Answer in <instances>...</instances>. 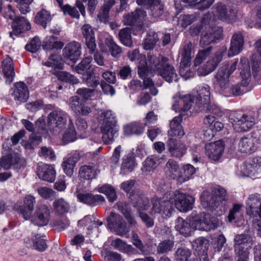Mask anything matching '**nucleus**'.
<instances>
[{"label": "nucleus", "instance_id": "nucleus-19", "mask_svg": "<svg viewBox=\"0 0 261 261\" xmlns=\"http://www.w3.org/2000/svg\"><path fill=\"white\" fill-rule=\"evenodd\" d=\"M63 56L66 62L70 61L75 63L81 55V44L75 41L67 44L63 49Z\"/></svg>", "mask_w": 261, "mask_h": 261}, {"label": "nucleus", "instance_id": "nucleus-42", "mask_svg": "<svg viewBox=\"0 0 261 261\" xmlns=\"http://www.w3.org/2000/svg\"><path fill=\"white\" fill-rule=\"evenodd\" d=\"M82 78L88 87L94 88L100 84L93 70H88L83 73Z\"/></svg>", "mask_w": 261, "mask_h": 261}, {"label": "nucleus", "instance_id": "nucleus-26", "mask_svg": "<svg viewBox=\"0 0 261 261\" xmlns=\"http://www.w3.org/2000/svg\"><path fill=\"white\" fill-rule=\"evenodd\" d=\"M116 123L112 122L102 123L100 127L101 132L102 134V140L105 144H110L112 142L118 131Z\"/></svg>", "mask_w": 261, "mask_h": 261}, {"label": "nucleus", "instance_id": "nucleus-29", "mask_svg": "<svg viewBox=\"0 0 261 261\" xmlns=\"http://www.w3.org/2000/svg\"><path fill=\"white\" fill-rule=\"evenodd\" d=\"M200 198L202 206L208 211L213 212L219 205V200L212 192L203 191Z\"/></svg>", "mask_w": 261, "mask_h": 261}, {"label": "nucleus", "instance_id": "nucleus-21", "mask_svg": "<svg viewBox=\"0 0 261 261\" xmlns=\"http://www.w3.org/2000/svg\"><path fill=\"white\" fill-rule=\"evenodd\" d=\"M223 58L221 51L216 52L215 56L199 67L197 71L199 76H205L213 72L218 66Z\"/></svg>", "mask_w": 261, "mask_h": 261}, {"label": "nucleus", "instance_id": "nucleus-25", "mask_svg": "<svg viewBox=\"0 0 261 261\" xmlns=\"http://www.w3.org/2000/svg\"><path fill=\"white\" fill-rule=\"evenodd\" d=\"M139 5L146 6L150 9V15L154 18L160 17L164 12V6L161 0H137Z\"/></svg>", "mask_w": 261, "mask_h": 261}, {"label": "nucleus", "instance_id": "nucleus-24", "mask_svg": "<svg viewBox=\"0 0 261 261\" xmlns=\"http://www.w3.org/2000/svg\"><path fill=\"white\" fill-rule=\"evenodd\" d=\"M244 43V35L241 32H237L232 35L230 47L228 51V57H232L239 54L243 49Z\"/></svg>", "mask_w": 261, "mask_h": 261}, {"label": "nucleus", "instance_id": "nucleus-49", "mask_svg": "<svg viewBox=\"0 0 261 261\" xmlns=\"http://www.w3.org/2000/svg\"><path fill=\"white\" fill-rule=\"evenodd\" d=\"M156 155L148 156L143 163L141 170L143 172H150L153 171L158 166V163H155Z\"/></svg>", "mask_w": 261, "mask_h": 261}, {"label": "nucleus", "instance_id": "nucleus-57", "mask_svg": "<svg viewBox=\"0 0 261 261\" xmlns=\"http://www.w3.org/2000/svg\"><path fill=\"white\" fill-rule=\"evenodd\" d=\"M210 15L205 14L201 20V24L195 27H191L190 28V33L192 36H197L203 30L204 26H206L209 23Z\"/></svg>", "mask_w": 261, "mask_h": 261}, {"label": "nucleus", "instance_id": "nucleus-5", "mask_svg": "<svg viewBox=\"0 0 261 261\" xmlns=\"http://www.w3.org/2000/svg\"><path fill=\"white\" fill-rule=\"evenodd\" d=\"M192 231L199 230L210 231L216 229L219 225L218 220L214 217L210 218L208 214H200L192 216L189 219Z\"/></svg>", "mask_w": 261, "mask_h": 261}, {"label": "nucleus", "instance_id": "nucleus-6", "mask_svg": "<svg viewBox=\"0 0 261 261\" xmlns=\"http://www.w3.org/2000/svg\"><path fill=\"white\" fill-rule=\"evenodd\" d=\"M107 222L108 228L119 236H126L130 231L123 217L117 213L111 212Z\"/></svg>", "mask_w": 261, "mask_h": 261}, {"label": "nucleus", "instance_id": "nucleus-45", "mask_svg": "<svg viewBox=\"0 0 261 261\" xmlns=\"http://www.w3.org/2000/svg\"><path fill=\"white\" fill-rule=\"evenodd\" d=\"M98 191L99 193L105 194L109 201L113 202L116 200L117 195L114 188L109 184H105L101 187L98 188Z\"/></svg>", "mask_w": 261, "mask_h": 261}, {"label": "nucleus", "instance_id": "nucleus-50", "mask_svg": "<svg viewBox=\"0 0 261 261\" xmlns=\"http://www.w3.org/2000/svg\"><path fill=\"white\" fill-rule=\"evenodd\" d=\"M53 205L56 213L59 215H62L68 212L70 208L69 204L63 198L55 200Z\"/></svg>", "mask_w": 261, "mask_h": 261}, {"label": "nucleus", "instance_id": "nucleus-33", "mask_svg": "<svg viewBox=\"0 0 261 261\" xmlns=\"http://www.w3.org/2000/svg\"><path fill=\"white\" fill-rule=\"evenodd\" d=\"M12 94L15 100L25 102L29 97V91L24 83L18 82L15 84L14 91Z\"/></svg>", "mask_w": 261, "mask_h": 261}, {"label": "nucleus", "instance_id": "nucleus-16", "mask_svg": "<svg viewBox=\"0 0 261 261\" xmlns=\"http://www.w3.org/2000/svg\"><path fill=\"white\" fill-rule=\"evenodd\" d=\"M253 244L250 236L247 234H236L234 238V248L236 254L249 253Z\"/></svg>", "mask_w": 261, "mask_h": 261}, {"label": "nucleus", "instance_id": "nucleus-22", "mask_svg": "<svg viewBox=\"0 0 261 261\" xmlns=\"http://www.w3.org/2000/svg\"><path fill=\"white\" fill-rule=\"evenodd\" d=\"M224 147V143L222 140L207 143L205 146V153L212 160L218 161L222 156Z\"/></svg>", "mask_w": 261, "mask_h": 261}, {"label": "nucleus", "instance_id": "nucleus-35", "mask_svg": "<svg viewBox=\"0 0 261 261\" xmlns=\"http://www.w3.org/2000/svg\"><path fill=\"white\" fill-rule=\"evenodd\" d=\"M3 71L6 77V82L10 84L15 76L13 61L9 57L7 56L2 63Z\"/></svg>", "mask_w": 261, "mask_h": 261}, {"label": "nucleus", "instance_id": "nucleus-41", "mask_svg": "<svg viewBox=\"0 0 261 261\" xmlns=\"http://www.w3.org/2000/svg\"><path fill=\"white\" fill-rule=\"evenodd\" d=\"M79 177L85 180H91L96 177V172L93 167L89 165L82 166L79 170Z\"/></svg>", "mask_w": 261, "mask_h": 261}, {"label": "nucleus", "instance_id": "nucleus-59", "mask_svg": "<svg viewBox=\"0 0 261 261\" xmlns=\"http://www.w3.org/2000/svg\"><path fill=\"white\" fill-rule=\"evenodd\" d=\"M57 77L61 81L72 84H76L79 83V80L75 76L66 71H60L57 74Z\"/></svg>", "mask_w": 261, "mask_h": 261}, {"label": "nucleus", "instance_id": "nucleus-40", "mask_svg": "<svg viewBox=\"0 0 261 261\" xmlns=\"http://www.w3.org/2000/svg\"><path fill=\"white\" fill-rule=\"evenodd\" d=\"M51 18L50 12L43 9L36 14L35 17V21L36 23L45 28L47 23L51 20Z\"/></svg>", "mask_w": 261, "mask_h": 261}, {"label": "nucleus", "instance_id": "nucleus-10", "mask_svg": "<svg viewBox=\"0 0 261 261\" xmlns=\"http://www.w3.org/2000/svg\"><path fill=\"white\" fill-rule=\"evenodd\" d=\"M212 13L215 17L223 21L229 22L236 18L237 10L228 8L224 4L218 3L213 7Z\"/></svg>", "mask_w": 261, "mask_h": 261}, {"label": "nucleus", "instance_id": "nucleus-63", "mask_svg": "<svg viewBox=\"0 0 261 261\" xmlns=\"http://www.w3.org/2000/svg\"><path fill=\"white\" fill-rule=\"evenodd\" d=\"M196 17L195 15L193 14L180 16L178 18V24L182 28H185L194 22L196 20Z\"/></svg>", "mask_w": 261, "mask_h": 261}, {"label": "nucleus", "instance_id": "nucleus-14", "mask_svg": "<svg viewBox=\"0 0 261 261\" xmlns=\"http://www.w3.org/2000/svg\"><path fill=\"white\" fill-rule=\"evenodd\" d=\"M133 207L136 208L138 213H143L144 211H147L150 207V204L148 198L140 190L132 191L129 196Z\"/></svg>", "mask_w": 261, "mask_h": 261}, {"label": "nucleus", "instance_id": "nucleus-1", "mask_svg": "<svg viewBox=\"0 0 261 261\" xmlns=\"http://www.w3.org/2000/svg\"><path fill=\"white\" fill-rule=\"evenodd\" d=\"M181 120L180 114L178 116L175 117L170 122V129L168 133V139L166 142L168 150L171 156L176 158L182 156L187 149L186 145L183 142L175 138H180L185 135L180 124Z\"/></svg>", "mask_w": 261, "mask_h": 261}, {"label": "nucleus", "instance_id": "nucleus-54", "mask_svg": "<svg viewBox=\"0 0 261 261\" xmlns=\"http://www.w3.org/2000/svg\"><path fill=\"white\" fill-rule=\"evenodd\" d=\"M59 6L63 11L64 14H68L72 17L79 19L80 14L75 8L71 7L69 5H63L62 0H57Z\"/></svg>", "mask_w": 261, "mask_h": 261}, {"label": "nucleus", "instance_id": "nucleus-43", "mask_svg": "<svg viewBox=\"0 0 261 261\" xmlns=\"http://www.w3.org/2000/svg\"><path fill=\"white\" fill-rule=\"evenodd\" d=\"M115 4V0H108L97 15V18L101 22L106 23L108 21L109 13L111 8Z\"/></svg>", "mask_w": 261, "mask_h": 261}, {"label": "nucleus", "instance_id": "nucleus-28", "mask_svg": "<svg viewBox=\"0 0 261 261\" xmlns=\"http://www.w3.org/2000/svg\"><path fill=\"white\" fill-rule=\"evenodd\" d=\"M82 35L86 40V44L91 54H93L96 48L94 32L92 27L86 24L81 28Z\"/></svg>", "mask_w": 261, "mask_h": 261}, {"label": "nucleus", "instance_id": "nucleus-44", "mask_svg": "<svg viewBox=\"0 0 261 261\" xmlns=\"http://www.w3.org/2000/svg\"><path fill=\"white\" fill-rule=\"evenodd\" d=\"M159 40V38L157 33L150 31L143 44V48L146 50L153 49Z\"/></svg>", "mask_w": 261, "mask_h": 261}, {"label": "nucleus", "instance_id": "nucleus-48", "mask_svg": "<svg viewBox=\"0 0 261 261\" xmlns=\"http://www.w3.org/2000/svg\"><path fill=\"white\" fill-rule=\"evenodd\" d=\"M76 162L77 160H75L74 156H71L62 163V166L64 172L67 176L71 177L72 175Z\"/></svg>", "mask_w": 261, "mask_h": 261}, {"label": "nucleus", "instance_id": "nucleus-31", "mask_svg": "<svg viewBox=\"0 0 261 261\" xmlns=\"http://www.w3.org/2000/svg\"><path fill=\"white\" fill-rule=\"evenodd\" d=\"M35 203V198L32 195H29L25 197L23 200V205L19 207L18 212L21 214L25 220L30 219Z\"/></svg>", "mask_w": 261, "mask_h": 261}, {"label": "nucleus", "instance_id": "nucleus-13", "mask_svg": "<svg viewBox=\"0 0 261 261\" xmlns=\"http://www.w3.org/2000/svg\"><path fill=\"white\" fill-rule=\"evenodd\" d=\"M67 122L66 114L60 109L50 112L48 116V125L50 131L54 132L55 128L59 130L65 127ZM55 131L57 132V129Z\"/></svg>", "mask_w": 261, "mask_h": 261}, {"label": "nucleus", "instance_id": "nucleus-23", "mask_svg": "<svg viewBox=\"0 0 261 261\" xmlns=\"http://www.w3.org/2000/svg\"><path fill=\"white\" fill-rule=\"evenodd\" d=\"M37 174L39 178L43 180L53 182L56 178V171L54 167L50 165L42 163L38 164Z\"/></svg>", "mask_w": 261, "mask_h": 261}, {"label": "nucleus", "instance_id": "nucleus-17", "mask_svg": "<svg viewBox=\"0 0 261 261\" xmlns=\"http://www.w3.org/2000/svg\"><path fill=\"white\" fill-rule=\"evenodd\" d=\"M193 48L194 45L191 42H186L180 52L181 58L180 63L179 73L181 76H184L186 78L188 76L187 72L189 71V69L186 71V73H185V70L190 65L191 53Z\"/></svg>", "mask_w": 261, "mask_h": 261}, {"label": "nucleus", "instance_id": "nucleus-27", "mask_svg": "<svg viewBox=\"0 0 261 261\" xmlns=\"http://www.w3.org/2000/svg\"><path fill=\"white\" fill-rule=\"evenodd\" d=\"M258 141V139L252 136L243 137L240 141L239 149L242 152L251 153L257 149Z\"/></svg>", "mask_w": 261, "mask_h": 261}, {"label": "nucleus", "instance_id": "nucleus-52", "mask_svg": "<svg viewBox=\"0 0 261 261\" xmlns=\"http://www.w3.org/2000/svg\"><path fill=\"white\" fill-rule=\"evenodd\" d=\"M111 245L115 249L125 253L129 252L133 249L131 245H127L124 241L119 238L113 240L111 242Z\"/></svg>", "mask_w": 261, "mask_h": 261}, {"label": "nucleus", "instance_id": "nucleus-11", "mask_svg": "<svg viewBox=\"0 0 261 261\" xmlns=\"http://www.w3.org/2000/svg\"><path fill=\"white\" fill-rule=\"evenodd\" d=\"M231 117L233 128L238 132H247L255 124V119L250 115L236 114Z\"/></svg>", "mask_w": 261, "mask_h": 261}, {"label": "nucleus", "instance_id": "nucleus-4", "mask_svg": "<svg viewBox=\"0 0 261 261\" xmlns=\"http://www.w3.org/2000/svg\"><path fill=\"white\" fill-rule=\"evenodd\" d=\"M210 87L207 85L202 87L199 90L198 101L196 105L201 111L210 112L216 116H221L222 112L215 105L210 103Z\"/></svg>", "mask_w": 261, "mask_h": 261}, {"label": "nucleus", "instance_id": "nucleus-56", "mask_svg": "<svg viewBox=\"0 0 261 261\" xmlns=\"http://www.w3.org/2000/svg\"><path fill=\"white\" fill-rule=\"evenodd\" d=\"M213 49L212 46H209L207 48L200 50L197 54L194 60V64L195 66L199 65L207 57L209 56Z\"/></svg>", "mask_w": 261, "mask_h": 261}, {"label": "nucleus", "instance_id": "nucleus-60", "mask_svg": "<svg viewBox=\"0 0 261 261\" xmlns=\"http://www.w3.org/2000/svg\"><path fill=\"white\" fill-rule=\"evenodd\" d=\"M92 60V58L91 57H87L84 59L77 66L76 68V71L79 73H82V72L86 70V71L88 70H93V69H91V65L90 63Z\"/></svg>", "mask_w": 261, "mask_h": 261}, {"label": "nucleus", "instance_id": "nucleus-39", "mask_svg": "<svg viewBox=\"0 0 261 261\" xmlns=\"http://www.w3.org/2000/svg\"><path fill=\"white\" fill-rule=\"evenodd\" d=\"M261 199L257 194L251 195L247 200L246 212L250 216L254 215V212H257V208L260 206Z\"/></svg>", "mask_w": 261, "mask_h": 261}, {"label": "nucleus", "instance_id": "nucleus-51", "mask_svg": "<svg viewBox=\"0 0 261 261\" xmlns=\"http://www.w3.org/2000/svg\"><path fill=\"white\" fill-rule=\"evenodd\" d=\"M105 44L109 48L111 55L115 57H118L122 53V49L111 38H107L105 41Z\"/></svg>", "mask_w": 261, "mask_h": 261}, {"label": "nucleus", "instance_id": "nucleus-34", "mask_svg": "<svg viewBox=\"0 0 261 261\" xmlns=\"http://www.w3.org/2000/svg\"><path fill=\"white\" fill-rule=\"evenodd\" d=\"M146 16V12L142 9H136V10L126 15L124 17L123 22L125 24L128 25H134L137 21H140Z\"/></svg>", "mask_w": 261, "mask_h": 261}, {"label": "nucleus", "instance_id": "nucleus-64", "mask_svg": "<svg viewBox=\"0 0 261 261\" xmlns=\"http://www.w3.org/2000/svg\"><path fill=\"white\" fill-rule=\"evenodd\" d=\"M37 191L39 195L43 198L53 199L55 197V192L47 187H40L37 189Z\"/></svg>", "mask_w": 261, "mask_h": 261}, {"label": "nucleus", "instance_id": "nucleus-55", "mask_svg": "<svg viewBox=\"0 0 261 261\" xmlns=\"http://www.w3.org/2000/svg\"><path fill=\"white\" fill-rule=\"evenodd\" d=\"M192 246L197 251H206L208 247V240L203 238H198L192 243Z\"/></svg>", "mask_w": 261, "mask_h": 261}, {"label": "nucleus", "instance_id": "nucleus-58", "mask_svg": "<svg viewBox=\"0 0 261 261\" xmlns=\"http://www.w3.org/2000/svg\"><path fill=\"white\" fill-rule=\"evenodd\" d=\"M83 104L82 100L77 96L71 97L69 100L70 109L75 113H79L81 111L82 106Z\"/></svg>", "mask_w": 261, "mask_h": 261}, {"label": "nucleus", "instance_id": "nucleus-47", "mask_svg": "<svg viewBox=\"0 0 261 261\" xmlns=\"http://www.w3.org/2000/svg\"><path fill=\"white\" fill-rule=\"evenodd\" d=\"M131 34V29L128 28L122 29L119 31V39L121 43L126 46L131 47L133 44Z\"/></svg>", "mask_w": 261, "mask_h": 261}, {"label": "nucleus", "instance_id": "nucleus-36", "mask_svg": "<svg viewBox=\"0 0 261 261\" xmlns=\"http://www.w3.org/2000/svg\"><path fill=\"white\" fill-rule=\"evenodd\" d=\"M77 197L81 202L89 205L95 204L99 202H103L105 200L104 197L100 195H93L90 193H79Z\"/></svg>", "mask_w": 261, "mask_h": 261}, {"label": "nucleus", "instance_id": "nucleus-7", "mask_svg": "<svg viewBox=\"0 0 261 261\" xmlns=\"http://www.w3.org/2000/svg\"><path fill=\"white\" fill-rule=\"evenodd\" d=\"M151 208L150 214L151 215H159L164 218L171 216L173 211L172 202L170 200H164L158 197L151 199Z\"/></svg>", "mask_w": 261, "mask_h": 261}, {"label": "nucleus", "instance_id": "nucleus-32", "mask_svg": "<svg viewBox=\"0 0 261 261\" xmlns=\"http://www.w3.org/2000/svg\"><path fill=\"white\" fill-rule=\"evenodd\" d=\"M12 26L13 31L9 33L11 37H13V34L17 36L31 29L30 23L24 17H18L14 19Z\"/></svg>", "mask_w": 261, "mask_h": 261}, {"label": "nucleus", "instance_id": "nucleus-61", "mask_svg": "<svg viewBox=\"0 0 261 261\" xmlns=\"http://www.w3.org/2000/svg\"><path fill=\"white\" fill-rule=\"evenodd\" d=\"M41 45V42L37 37H34L29 44L25 45L27 50L32 53H36L40 48Z\"/></svg>", "mask_w": 261, "mask_h": 261}, {"label": "nucleus", "instance_id": "nucleus-12", "mask_svg": "<svg viewBox=\"0 0 261 261\" xmlns=\"http://www.w3.org/2000/svg\"><path fill=\"white\" fill-rule=\"evenodd\" d=\"M205 30L202 33L200 40V44L202 47L215 43L222 37L223 30L218 27H211L206 25L205 26Z\"/></svg>", "mask_w": 261, "mask_h": 261}, {"label": "nucleus", "instance_id": "nucleus-62", "mask_svg": "<svg viewBox=\"0 0 261 261\" xmlns=\"http://www.w3.org/2000/svg\"><path fill=\"white\" fill-rule=\"evenodd\" d=\"M124 129L125 134L127 135H140L143 132V128L136 123L125 126Z\"/></svg>", "mask_w": 261, "mask_h": 261}, {"label": "nucleus", "instance_id": "nucleus-53", "mask_svg": "<svg viewBox=\"0 0 261 261\" xmlns=\"http://www.w3.org/2000/svg\"><path fill=\"white\" fill-rule=\"evenodd\" d=\"M174 245V242L172 240H165L160 243L157 247V252L159 254L168 253L172 250Z\"/></svg>", "mask_w": 261, "mask_h": 261}, {"label": "nucleus", "instance_id": "nucleus-37", "mask_svg": "<svg viewBox=\"0 0 261 261\" xmlns=\"http://www.w3.org/2000/svg\"><path fill=\"white\" fill-rule=\"evenodd\" d=\"M165 171L166 174L171 179H175L178 177L179 180L181 178L179 166L177 163L172 159H169L167 162L165 167Z\"/></svg>", "mask_w": 261, "mask_h": 261}, {"label": "nucleus", "instance_id": "nucleus-2", "mask_svg": "<svg viewBox=\"0 0 261 261\" xmlns=\"http://www.w3.org/2000/svg\"><path fill=\"white\" fill-rule=\"evenodd\" d=\"M146 68L148 69L150 74L155 71L169 83L177 81V75L174 67L169 64V59L164 56L158 57L153 55H148Z\"/></svg>", "mask_w": 261, "mask_h": 261}, {"label": "nucleus", "instance_id": "nucleus-30", "mask_svg": "<svg viewBox=\"0 0 261 261\" xmlns=\"http://www.w3.org/2000/svg\"><path fill=\"white\" fill-rule=\"evenodd\" d=\"M1 168L5 169H9L11 166L17 165L21 167L25 166V161L22 158H20L18 154H8L3 156L0 161Z\"/></svg>", "mask_w": 261, "mask_h": 261}, {"label": "nucleus", "instance_id": "nucleus-38", "mask_svg": "<svg viewBox=\"0 0 261 261\" xmlns=\"http://www.w3.org/2000/svg\"><path fill=\"white\" fill-rule=\"evenodd\" d=\"M175 228L185 236H188L193 232L189 219L185 220L180 217H178L176 219Z\"/></svg>", "mask_w": 261, "mask_h": 261}, {"label": "nucleus", "instance_id": "nucleus-9", "mask_svg": "<svg viewBox=\"0 0 261 261\" xmlns=\"http://www.w3.org/2000/svg\"><path fill=\"white\" fill-rule=\"evenodd\" d=\"M146 60L145 57H142L138 66V74L140 78L143 80V89L149 88L151 94L156 95L158 90L154 87V84L151 79V75L147 68H146Z\"/></svg>", "mask_w": 261, "mask_h": 261}, {"label": "nucleus", "instance_id": "nucleus-15", "mask_svg": "<svg viewBox=\"0 0 261 261\" xmlns=\"http://www.w3.org/2000/svg\"><path fill=\"white\" fill-rule=\"evenodd\" d=\"M50 217V211L45 204L38 205L33 215L31 216V221L38 226L47 225Z\"/></svg>", "mask_w": 261, "mask_h": 261}, {"label": "nucleus", "instance_id": "nucleus-8", "mask_svg": "<svg viewBox=\"0 0 261 261\" xmlns=\"http://www.w3.org/2000/svg\"><path fill=\"white\" fill-rule=\"evenodd\" d=\"M238 60H236L230 67L224 65L218 70L215 75L216 84L221 90L226 89L229 85V77L230 74L236 69Z\"/></svg>", "mask_w": 261, "mask_h": 261}, {"label": "nucleus", "instance_id": "nucleus-46", "mask_svg": "<svg viewBox=\"0 0 261 261\" xmlns=\"http://www.w3.org/2000/svg\"><path fill=\"white\" fill-rule=\"evenodd\" d=\"M191 251L186 247L178 248L175 254V261H194L191 258Z\"/></svg>", "mask_w": 261, "mask_h": 261}, {"label": "nucleus", "instance_id": "nucleus-20", "mask_svg": "<svg viewBox=\"0 0 261 261\" xmlns=\"http://www.w3.org/2000/svg\"><path fill=\"white\" fill-rule=\"evenodd\" d=\"M194 99V97L192 95L181 97L176 94L173 97L172 108L175 112L187 111L193 105Z\"/></svg>", "mask_w": 261, "mask_h": 261}, {"label": "nucleus", "instance_id": "nucleus-3", "mask_svg": "<svg viewBox=\"0 0 261 261\" xmlns=\"http://www.w3.org/2000/svg\"><path fill=\"white\" fill-rule=\"evenodd\" d=\"M241 67L240 75L242 78L241 84L233 85L230 89L231 93L235 96H239L247 91L246 87L248 86L251 77L250 68L247 59L241 58L240 59Z\"/></svg>", "mask_w": 261, "mask_h": 261}, {"label": "nucleus", "instance_id": "nucleus-18", "mask_svg": "<svg viewBox=\"0 0 261 261\" xmlns=\"http://www.w3.org/2000/svg\"><path fill=\"white\" fill-rule=\"evenodd\" d=\"M173 199L176 208L182 212L191 210L195 200L193 196L179 192H175Z\"/></svg>", "mask_w": 261, "mask_h": 261}]
</instances>
